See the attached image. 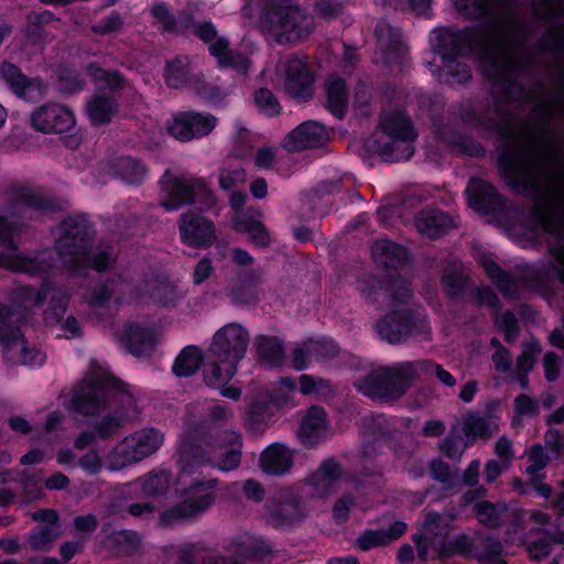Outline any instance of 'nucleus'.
I'll return each mask as SVG.
<instances>
[{
    "label": "nucleus",
    "instance_id": "nucleus-1",
    "mask_svg": "<svg viewBox=\"0 0 564 564\" xmlns=\"http://www.w3.org/2000/svg\"><path fill=\"white\" fill-rule=\"evenodd\" d=\"M531 25H485L473 39V51L484 76L491 83L492 109L475 123L506 137L513 112L532 102L524 129L527 137L511 141L498 158L499 174L513 191L534 198L541 229L564 239V64L550 70V84L525 90L518 74L545 66L564 54V25H551L535 45H528ZM536 284L558 280L564 284V247L551 246L534 272Z\"/></svg>",
    "mask_w": 564,
    "mask_h": 564
},
{
    "label": "nucleus",
    "instance_id": "nucleus-2",
    "mask_svg": "<svg viewBox=\"0 0 564 564\" xmlns=\"http://www.w3.org/2000/svg\"><path fill=\"white\" fill-rule=\"evenodd\" d=\"M259 25L269 39L283 46L304 42L316 28L314 15L295 0H268Z\"/></svg>",
    "mask_w": 564,
    "mask_h": 564
},
{
    "label": "nucleus",
    "instance_id": "nucleus-3",
    "mask_svg": "<svg viewBox=\"0 0 564 564\" xmlns=\"http://www.w3.org/2000/svg\"><path fill=\"white\" fill-rule=\"evenodd\" d=\"M250 334L239 323H228L219 328L209 347L210 360L204 370V381L210 387H224L235 376L243 359Z\"/></svg>",
    "mask_w": 564,
    "mask_h": 564
},
{
    "label": "nucleus",
    "instance_id": "nucleus-4",
    "mask_svg": "<svg viewBox=\"0 0 564 564\" xmlns=\"http://www.w3.org/2000/svg\"><path fill=\"white\" fill-rule=\"evenodd\" d=\"M241 437L231 430L217 433L212 442L185 440L180 447L178 467L182 474H192L199 467L213 463L224 471L237 468L241 459Z\"/></svg>",
    "mask_w": 564,
    "mask_h": 564
},
{
    "label": "nucleus",
    "instance_id": "nucleus-5",
    "mask_svg": "<svg viewBox=\"0 0 564 564\" xmlns=\"http://www.w3.org/2000/svg\"><path fill=\"white\" fill-rule=\"evenodd\" d=\"M116 401L129 412L133 408V395L124 383L110 375L100 378L87 377L72 390L67 408L84 416H95L110 409Z\"/></svg>",
    "mask_w": 564,
    "mask_h": 564
},
{
    "label": "nucleus",
    "instance_id": "nucleus-6",
    "mask_svg": "<svg viewBox=\"0 0 564 564\" xmlns=\"http://www.w3.org/2000/svg\"><path fill=\"white\" fill-rule=\"evenodd\" d=\"M419 366L415 361H402L390 367H378L357 380L355 387L373 400L394 401L417 380Z\"/></svg>",
    "mask_w": 564,
    "mask_h": 564
},
{
    "label": "nucleus",
    "instance_id": "nucleus-7",
    "mask_svg": "<svg viewBox=\"0 0 564 564\" xmlns=\"http://www.w3.org/2000/svg\"><path fill=\"white\" fill-rule=\"evenodd\" d=\"M91 239V226L83 216H72L61 223L55 252L67 271L78 274L83 270Z\"/></svg>",
    "mask_w": 564,
    "mask_h": 564
},
{
    "label": "nucleus",
    "instance_id": "nucleus-8",
    "mask_svg": "<svg viewBox=\"0 0 564 564\" xmlns=\"http://www.w3.org/2000/svg\"><path fill=\"white\" fill-rule=\"evenodd\" d=\"M380 128L366 143L369 151L393 155L395 160H408L413 154L411 142L416 133L408 117L399 111L383 113Z\"/></svg>",
    "mask_w": 564,
    "mask_h": 564
},
{
    "label": "nucleus",
    "instance_id": "nucleus-9",
    "mask_svg": "<svg viewBox=\"0 0 564 564\" xmlns=\"http://www.w3.org/2000/svg\"><path fill=\"white\" fill-rule=\"evenodd\" d=\"M18 227L0 217V268L13 272H23L31 276H43L55 267L54 252L52 250H42L33 257H26L18 253L14 241V234Z\"/></svg>",
    "mask_w": 564,
    "mask_h": 564
},
{
    "label": "nucleus",
    "instance_id": "nucleus-10",
    "mask_svg": "<svg viewBox=\"0 0 564 564\" xmlns=\"http://www.w3.org/2000/svg\"><path fill=\"white\" fill-rule=\"evenodd\" d=\"M164 436L155 429H141L118 442L106 455L110 471H120L153 455Z\"/></svg>",
    "mask_w": 564,
    "mask_h": 564
},
{
    "label": "nucleus",
    "instance_id": "nucleus-11",
    "mask_svg": "<svg viewBox=\"0 0 564 564\" xmlns=\"http://www.w3.org/2000/svg\"><path fill=\"white\" fill-rule=\"evenodd\" d=\"M217 485V479L191 484L183 491L184 499L160 514L159 524L172 527L204 513L215 502Z\"/></svg>",
    "mask_w": 564,
    "mask_h": 564
},
{
    "label": "nucleus",
    "instance_id": "nucleus-12",
    "mask_svg": "<svg viewBox=\"0 0 564 564\" xmlns=\"http://www.w3.org/2000/svg\"><path fill=\"white\" fill-rule=\"evenodd\" d=\"M424 519L413 542L421 561L449 558V523L436 511L424 510Z\"/></svg>",
    "mask_w": 564,
    "mask_h": 564
},
{
    "label": "nucleus",
    "instance_id": "nucleus-13",
    "mask_svg": "<svg viewBox=\"0 0 564 564\" xmlns=\"http://www.w3.org/2000/svg\"><path fill=\"white\" fill-rule=\"evenodd\" d=\"M21 315L20 312L0 304V345L6 358L13 364H41L43 356L25 341L19 326L14 324Z\"/></svg>",
    "mask_w": 564,
    "mask_h": 564
},
{
    "label": "nucleus",
    "instance_id": "nucleus-14",
    "mask_svg": "<svg viewBox=\"0 0 564 564\" xmlns=\"http://www.w3.org/2000/svg\"><path fill=\"white\" fill-rule=\"evenodd\" d=\"M275 76L292 98L304 102L313 96L314 76L306 56L300 53L281 56L275 65Z\"/></svg>",
    "mask_w": 564,
    "mask_h": 564
},
{
    "label": "nucleus",
    "instance_id": "nucleus-15",
    "mask_svg": "<svg viewBox=\"0 0 564 564\" xmlns=\"http://www.w3.org/2000/svg\"><path fill=\"white\" fill-rule=\"evenodd\" d=\"M425 321L408 308L393 310L377 324L380 337L390 344H399L413 334L425 332Z\"/></svg>",
    "mask_w": 564,
    "mask_h": 564
},
{
    "label": "nucleus",
    "instance_id": "nucleus-16",
    "mask_svg": "<svg viewBox=\"0 0 564 564\" xmlns=\"http://www.w3.org/2000/svg\"><path fill=\"white\" fill-rule=\"evenodd\" d=\"M499 408L498 400H490L486 403L484 413L468 412L463 417L462 429L468 443H474L478 438L489 440L498 433L500 427Z\"/></svg>",
    "mask_w": 564,
    "mask_h": 564
},
{
    "label": "nucleus",
    "instance_id": "nucleus-17",
    "mask_svg": "<svg viewBox=\"0 0 564 564\" xmlns=\"http://www.w3.org/2000/svg\"><path fill=\"white\" fill-rule=\"evenodd\" d=\"M39 524L30 532L26 545L32 551L46 552L62 536L59 516L54 509H40L31 514Z\"/></svg>",
    "mask_w": 564,
    "mask_h": 564
},
{
    "label": "nucleus",
    "instance_id": "nucleus-18",
    "mask_svg": "<svg viewBox=\"0 0 564 564\" xmlns=\"http://www.w3.org/2000/svg\"><path fill=\"white\" fill-rule=\"evenodd\" d=\"M216 122L217 119L212 115L182 111L173 117L167 130L175 139L185 142L209 134Z\"/></svg>",
    "mask_w": 564,
    "mask_h": 564
},
{
    "label": "nucleus",
    "instance_id": "nucleus-19",
    "mask_svg": "<svg viewBox=\"0 0 564 564\" xmlns=\"http://www.w3.org/2000/svg\"><path fill=\"white\" fill-rule=\"evenodd\" d=\"M178 230L182 241L193 248H207L216 240L214 223L192 210L180 216Z\"/></svg>",
    "mask_w": 564,
    "mask_h": 564
},
{
    "label": "nucleus",
    "instance_id": "nucleus-20",
    "mask_svg": "<svg viewBox=\"0 0 564 564\" xmlns=\"http://www.w3.org/2000/svg\"><path fill=\"white\" fill-rule=\"evenodd\" d=\"M32 127L43 133H64L75 127L73 112L63 105L48 102L31 115Z\"/></svg>",
    "mask_w": 564,
    "mask_h": 564
},
{
    "label": "nucleus",
    "instance_id": "nucleus-21",
    "mask_svg": "<svg viewBox=\"0 0 564 564\" xmlns=\"http://www.w3.org/2000/svg\"><path fill=\"white\" fill-rule=\"evenodd\" d=\"M466 193L470 207L482 214H495L505 206V200L496 188L485 180H470Z\"/></svg>",
    "mask_w": 564,
    "mask_h": 564
},
{
    "label": "nucleus",
    "instance_id": "nucleus-22",
    "mask_svg": "<svg viewBox=\"0 0 564 564\" xmlns=\"http://www.w3.org/2000/svg\"><path fill=\"white\" fill-rule=\"evenodd\" d=\"M327 139V132L322 124L315 121H306L288 133L282 145L291 152L303 151L321 147Z\"/></svg>",
    "mask_w": 564,
    "mask_h": 564
},
{
    "label": "nucleus",
    "instance_id": "nucleus-23",
    "mask_svg": "<svg viewBox=\"0 0 564 564\" xmlns=\"http://www.w3.org/2000/svg\"><path fill=\"white\" fill-rule=\"evenodd\" d=\"M134 295L139 302H152L163 306L174 305L180 296L176 286L172 282L159 278L144 280L135 288Z\"/></svg>",
    "mask_w": 564,
    "mask_h": 564
},
{
    "label": "nucleus",
    "instance_id": "nucleus-24",
    "mask_svg": "<svg viewBox=\"0 0 564 564\" xmlns=\"http://www.w3.org/2000/svg\"><path fill=\"white\" fill-rule=\"evenodd\" d=\"M262 212L250 207L245 214H237L232 219L236 231L249 235V239L258 247H268L271 242L270 234L265 226L258 219Z\"/></svg>",
    "mask_w": 564,
    "mask_h": 564
},
{
    "label": "nucleus",
    "instance_id": "nucleus-25",
    "mask_svg": "<svg viewBox=\"0 0 564 564\" xmlns=\"http://www.w3.org/2000/svg\"><path fill=\"white\" fill-rule=\"evenodd\" d=\"M162 189L164 192L162 206L166 210L178 209L185 204H192L195 202L194 180L189 181L182 177H175L173 180L165 181Z\"/></svg>",
    "mask_w": 564,
    "mask_h": 564
},
{
    "label": "nucleus",
    "instance_id": "nucleus-26",
    "mask_svg": "<svg viewBox=\"0 0 564 564\" xmlns=\"http://www.w3.org/2000/svg\"><path fill=\"white\" fill-rule=\"evenodd\" d=\"M118 110L117 100L108 93H97L86 101L87 116L95 127L109 124L117 116Z\"/></svg>",
    "mask_w": 564,
    "mask_h": 564
},
{
    "label": "nucleus",
    "instance_id": "nucleus-27",
    "mask_svg": "<svg viewBox=\"0 0 564 564\" xmlns=\"http://www.w3.org/2000/svg\"><path fill=\"white\" fill-rule=\"evenodd\" d=\"M406 529L405 522L394 521L387 530H366L356 539L355 545L364 552L373 547L387 546L401 538Z\"/></svg>",
    "mask_w": 564,
    "mask_h": 564
},
{
    "label": "nucleus",
    "instance_id": "nucleus-28",
    "mask_svg": "<svg viewBox=\"0 0 564 564\" xmlns=\"http://www.w3.org/2000/svg\"><path fill=\"white\" fill-rule=\"evenodd\" d=\"M59 294L61 290L47 283L43 284L39 290L30 285H22L12 291L11 300L15 306L28 311L41 306L47 296H50L51 304H53Z\"/></svg>",
    "mask_w": 564,
    "mask_h": 564
},
{
    "label": "nucleus",
    "instance_id": "nucleus-29",
    "mask_svg": "<svg viewBox=\"0 0 564 564\" xmlns=\"http://www.w3.org/2000/svg\"><path fill=\"white\" fill-rule=\"evenodd\" d=\"M0 77L21 97L30 98L29 93L33 90H36L40 95L43 94L44 86L41 80L28 78L17 65L10 62H3L0 65Z\"/></svg>",
    "mask_w": 564,
    "mask_h": 564
},
{
    "label": "nucleus",
    "instance_id": "nucleus-30",
    "mask_svg": "<svg viewBox=\"0 0 564 564\" xmlns=\"http://www.w3.org/2000/svg\"><path fill=\"white\" fill-rule=\"evenodd\" d=\"M259 464L267 474L283 475L293 465V454L286 446L273 444L262 452Z\"/></svg>",
    "mask_w": 564,
    "mask_h": 564
},
{
    "label": "nucleus",
    "instance_id": "nucleus-31",
    "mask_svg": "<svg viewBox=\"0 0 564 564\" xmlns=\"http://www.w3.org/2000/svg\"><path fill=\"white\" fill-rule=\"evenodd\" d=\"M67 300L68 295L61 291L58 297L53 304H51L50 308L45 313V321L48 325H59L61 330L63 332L62 336L66 338L77 337L80 335L78 321L72 315L64 318Z\"/></svg>",
    "mask_w": 564,
    "mask_h": 564
},
{
    "label": "nucleus",
    "instance_id": "nucleus-32",
    "mask_svg": "<svg viewBox=\"0 0 564 564\" xmlns=\"http://www.w3.org/2000/svg\"><path fill=\"white\" fill-rule=\"evenodd\" d=\"M375 34L386 63H393L403 54L404 47L400 32L388 22L380 21L375 29Z\"/></svg>",
    "mask_w": 564,
    "mask_h": 564
},
{
    "label": "nucleus",
    "instance_id": "nucleus-33",
    "mask_svg": "<svg viewBox=\"0 0 564 564\" xmlns=\"http://www.w3.org/2000/svg\"><path fill=\"white\" fill-rule=\"evenodd\" d=\"M380 295H383L389 305L398 310L399 305H405L413 296L410 284L406 280L399 276H391L381 282L379 289L373 293V301L380 302Z\"/></svg>",
    "mask_w": 564,
    "mask_h": 564
},
{
    "label": "nucleus",
    "instance_id": "nucleus-34",
    "mask_svg": "<svg viewBox=\"0 0 564 564\" xmlns=\"http://www.w3.org/2000/svg\"><path fill=\"white\" fill-rule=\"evenodd\" d=\"M115 410V414H108L96 423L95 430L101 440H109L116 435L129 420H133L138 414L135 401L133 400V408L127 412L119 401H116L110 408Z\"/></svg>",
    "mask_w": 564,
    "mask_h": 564
},
{
    "label": "nucleus",
    "instance_id": "nucleus-35",
    "mask_svg": "<svg viewBox=\"0 0 564 564\" xmlns=\"http://www.w3.org/2000/svg\"><path fill=\"white\" fill-rule=\"evenodd\" d=\"M120 339L134 356H141L154 347L152 330L139 324L128 325L122 332Z\"/></svg>",
    "mask_w": 564,
    "mask_h": 564
},
{
    "label": "nucleus",
    "instance_id": "nucleus-36",
    "mask_svg": "<svg viewBox=\"0 0 564 564\" xmlns=\"http://www.w3.org/2000/svg\"><path fill=\"white\" fill-rule=\"evenodd\" d=\"M341 476L343 469L339 463L334 458H328L312 475L311 484L317 495L324 496L333 491L334 486Z\"/></svg>",
    "mask_w": 564,
    "mask_h": 564
},
{
    "label": "nucleus",
    "instance_id": "nucleus-37",
    "mask_svg": "<svg viewBox=\"0 0 564 564\" xmlns=\"http://www.w3.org/2000/svg\"><path fill=\"white\" fill-rule=\"evenodd\" d=\"M371 254L378 265L399 268L408 260L406 250L389 240H378L371 248Z\"/></svg>",
    "mask_w": 564,
    "mask_h": 564
},
{
    "label": "nucleus",
    "instance_id": "nucleus-38",
    "mask_svg": "<svg viewBox=\"0 0 564 564\" xmlns=\"http://www.w3.org/2000/svg\"><path fill=\"white\" fill-rule=\"evenodd\" d=\"M452 226L449 216L440 210H422L415 217L417 230L430 238L438 237Z\"/></svg>",
    "mask_w": 564,
    "mask_h": 564
},
{
    "label": "nucleus",
    "instance_id": "nucleus-39",
    "mask_svg": "<svg viewBox=\"0 0 564 564\" xmlns=\"http://www.w3.org/2000/svg\"><path fill=\"white\" fill-rule=\"evenodd\" d=\"M134 484L147 498H158L166 495L172 486V475L166 470L150 471L138 478Z\"/></svg>",
    "mask_w": 564,
    "mask_h": 564
},
{
    "label": "nucleus",
    "instance_id": "nucleus-40",
    "mask_svg": "<svg viewBox=\"0 0 564 564\" xmlns=\"http://www.w3.org/2000/svg\"><path fill=\"white\" fill-rule=\"evenodd\" d=\"M326 429V413L322 408L312 406L303 417L299 435L303 443L312 445L323 435Z\"/></svg>",
    "mask_w": 564,
    "mask_h": 564
},
{
    "label": "nucleus",
    "instance_id": "nucleus-41",
    "mask_svg": "<svg viewBox=\"0 0 564 564\" xmlns=\"http://www.w3.org/2000/svg\"><path fill=\"white\" fill-rule=\"evenodd\" d=\"M110 167L118 177L130 185L142 183L148 172L141 161L131 156L115 159L110 163Z\"/></svg>",
    "mask_w": 564,
    "mask_h": 564
},
{
    "label": "nucleus",
    "instance_id": "nucleus-42",
    "mask_svg": "<svg viewBox=\"0 0 564 564\" xmlns=\"http://www.w3.org/2000/svg\"><path fill=\"white\" fill-rule=\"evenodd\" d=\"M348 95L344 79L330 76L326 83V107L337 118L341 119L347 109Z\"/></svg>",
    "mask_w": 564,
    "mask_h": 564
},
{
    "label": "nucleus",
    "instance_id": "nucleus-43",
    "mask_svg": "<svg viewBox=\"0 0 564 564\" xmlns=\"http://www.w3.org/2000/svg\"><path fill=\"white\" fill-rule=\"evenodd\" d=\"M474 512L477 520L489 529L499 528L508 512V507L505 502H491L487 500L479 501L474 506Z\"/></svg>",
    "mask_w": 564,
    "mask_h": 564
},
{
    "label": "nucleus",
    "instance_id": "nucleus-44",
    "mask_svg": "<svg viewBox=\"0 0 564 564\" xmlns=\"http://www.w3.org/2000/svg\"><path fill=\"white\" fill-rule=\"evenodd\" d=\"M204 355L198 347L187 346L176 357L173 371L178 377L194 375L202 366Z\"/></svg>",
    "mask_w": 564,
    "mask_h": 564
},
{
    "label": "nucleus",
    "instance_id": "nucleus-45",
    "mask_svg": "<svg viewBox=\"0 0 564 564\" xmlns=\"http://www.w3.org/2000/svg\"><path fill=\"white\" fill-rule=\"evenodd\" d=\"M254 346L261 362L268 366L281 365L284 351L278 338L261 335L256 337Z\"/></svg>",
    "mask_w": 564,
    "mask_h": 564
},
{
    "label": "nucleus",
    "instance_id": "nucleus-46",
    "mask_svg": "<svg viewBox=\"0 0 564 564\" xmlns=\"http://www.w3.org/2000/svg\"><path fill=\"white\" fill-rule=\"evenodd\" d=\"M480 262L488 278L497 285L505 296L514 297L517 295L516 282L506 272H503L494 260L484 257Z\"/></svg>",
    "mask_w": 564,
    "mask_h": 564
},
{
    "label": "nucleus",
    "instance_id": "nucleus-47",
    "mask_svg": "<svg viewBox=\"0 0 564 564\" xmlns=\"http://www.w3.org/2000/svg\"><path fill=\"white\" fill-rule=\"evenodd\" d=\"M12 197L15 202L22 204L24 208L45 210L51 207L47 197L41 191L30 186L20 185L13 187Z\"/></svg>",
    "mask_w": 564,
    "mask_h": 564
},
{
    "label": "nucleus",
    "instance_id": "nucleus-48",
    "mask_svg": "<svg viewBox=\"0 0 564 564\" xmlns=\"http://www.w3.org/2000/svg\"><path fill=\"white\" fill-rule=\"evenodd\" d=\"M270 521L274 527L290 525L301 521L303 513L296 501H288L271 506L269 509Z\"/></svg>",
    "mask_w": 564,
    "mask_h": 564
},
{
    "label": "nucleus",
    "instance_id": "nucleus-49",
    "mask_svg": "<svg viewBox=\"0 0 564 564\" xmlns=\"http://www.w3.org/2000/svg\"><path fill=\"white\" fill-rule=\"evenodd\" d=\"M191 75V62L186 56L175 57L167 62L165 70L166 84L172 88H178L188 83Z\"/></svg>",
    "mask_w": 564,
    "mask_h": 564
},
{
    "label": "nucleus",
    "instance_id": "nucleus-50",
    "mask_svg": "<svg viewBox=\"0 0 564 564\" xmlns=\"http://www.w3.org/2000/svg\"><path fill=\"white\" fill-rule=\"evenodd\" d=\"M467 275L462 263H452L444 269L442 285L451 297L458 296L466 286Z\"/></svg>",
    "mask_w": 564,
    "mask_h": 564
},
{
    "label": "nucleus",
    "instance_id": "nucleus-51",
    "mask_svg": "<svg viewBox=\"0 0 564 564\" xmlns=\"http://www.w3.org/2000/svg\"><path fill=\"white\" fill-rule=\"evenodd\" d=\"M152 15L155 23L161 26L164 32L178 33L183 30H187V15L182 13L175 19L167 8L163 4H155L152 8Z\"/></svg>",
    "mask_w": 564,
    "mask_h": 564
},
{
    "label": "nucleus",
    "instance_id": "nucleus-52",
    "mask_svg": "<svg viewBox=\"0 0 564 564\" xmlns=\"http://www.w3.org/2000/svg\"><path fill=\"white\" fill-rule=\"evenodd\" d=\"M533 15L541 20L564 18V0H531Z\"/></svg>",
    "mask_w": 564,
    "mask_h": 564
},
{
    "label": "nucleus",
    "instance_id": "nucleus-53",
    "mask_svg": "<svg viewBox=\"0 0 564 564\" xmlns=\"http://www.w3.org/2000/svg\"><path fill=\"white\" fill-rule=\"evenodd\" d=\"M415 365H420L416 368L417 380L422 376H435L440 382L448 388H452L456 384L454 376L445 370L441 365L434 364L430 360H415Z\"/></svg>",
    "mask_w": 564,
    "mask_h": 564
},
{
    "label": "nucleus",
    "instance_id": "nucleus-54",
    "mask_svg": "<svg viewBox=\"0 0 564 564\" xmlns=\"http://www.w3.org/2000/svg\"><path fill=\"white\" fill-rule=\"evenodd\" d=\"M477 536H469L466 533H460L451 539L449 544V557L454 555H460L466 558H474L476 554V541Z\"/></svg>",
    "mask_w": 564,
    "mask_h": 564
},
{
    "label": "nucleus",
    "instance_id": "nucleus-55",
    "mask_svg": "<svg viewBox=\"0 0 564 564\" xmlns=\"http://www.w3.org/2000/svg\"><path fill=\"white\" fill-rule=\"evenodd\" d=\"M480 544L481 550H477L475 554V560L480 564H491L502 553V544L492 536L487 535L480 539Z\"/></svg>",
    "mask_w": 564,
    "mask_h": 564
},
{
    "label": "nucleus",
    "instance_id": "nucleus-56",
    "mask_svg": "<svg viewBox=\"0 0 564 564\" xmlns=\"http://www.w3.org/2000/svg\"><path fill=\"white\" fill-rule=\"evenodd\" d=\"M430 471L432 477L442 482L445 489H454L458 484L457 473L453 471L446 463L440 459L431 463Z\"/></svg>",
    "mask_w": 564,
    "mask_h": 564
},
{
    "label": "nucleus",
    "instance_id": "nucleus-57",
    "mask_svg": "<svg viewBox=\"0 0 564 564\" xmlns=\"http://www.w3.org/2000/svg\"><path fill=\"white\" fill-rule=\"evenodd\" d=\"M553 544H564V532L547 534L539 539L529 547L530 554L535 560H541L549 555Z\"/></svg>",
    "mask_w": 564,
    "mask_h": 564
},
{
    "label": "nucleus",
    "instance_id": "nucleus-58",
    "mask_svg": "<svg viewBox=\"0 0 564 564\" xmlns=\"http://www.w3.org/2000/svg\"><path fill=\"white\" fill-rule=\"evenodd\" d=\"M253 100L256 106L268 116H278L281 111L278 99L268 88H259L256 90Z\"/></svg>",
    "mask_w": 564,
    "mask_h": 564
},
{
    "label": "nucleus",
    "instance_id": "nucleus-59",
    "mask_svg": "<svg viewBox=\"0 0 564 564\" xmlns=\"http://www.w3.org/2000/svg\"><path fill=\"white\" fill-rule=\"evenodd\" d=\"M123 19L118 12H111L108 17L91 25V31L98 35H109L121 31Z\"/></svg>",
    "mask_w": 564,
    "mask_h": 564
},
{
    "label": "nucleus",
    "instance_id": "nucleus-60",
    "mask_svg": "<svg viewBox=\"0 0 564 564\" xmlns=\"http://www.w3.org/2000/svg\"><path fill=\"white\" fill-rule=\"evenodd\" d=\"M528 459L530 465L527 467L525 471L533 477L547 465L550 458L543 446L535 444L528 453Z\"/></svg>",
    "mask_w": 564,
    "mask_h": 564
},
{
    "label": "nucleus",
    "instance_id": "nucleus-61",
    "mask_svg": "<svg viewBox=\"0 0 564 564\" xmlns=\"http://www.w3.org/2000/svg\"><path fill=\"white\" fill-rule=\"evenodd\" d=\"M115 260L116 256L111 248L96 250L91 257L87 254V263L83 269L91 267L97 271H105L115 262Z\"/></svg>",
    "mask_w": 564,
    "mask_h": 564
},
{
    "label": "nucleus",
    "instance_id": "nucleus-62",
    "mask_svg": "<svg viewBox=\"0 0 564 564\" xmlns=\"http://www.w3.org/2000/svg\"><path fill=\"white\" fill-rule=\"evenodd\" d=\"M113 292V282L99 283L88 293L87 302L90 305L102 306L111 299Z\"/></svg>",
    "mask_w": 564,
    "mask_h": 564
},
{
    "label": "nucleus",
    "instance_id": "nucleus-63",
    "mask_svg": "<svg viewBox=\"0 0 564 564\" xmlns=\"http://www.w3.org/2000/svg\"><path fill=\"white\" fill-rule=\"evenodd\" d=\"M540 346L535 340L527 343L524 351L517 359L519 373H528L534 366V356L540 352Z\"/></svg>",
    "mask_w": 564,
    "mask_h": 564
},
{
    "label": "nucleus",
    "instance_id": "nucleus-64",
    "mask_svg": "<svg viewBox=\"0 0 564 564\" xmlns=\"http://www.w3.org/2000/svg\"><path fill=\"white\" fill-rule=\"evenodd\" d=\"M246 180V173L240 167H224L219 173V186L223 189H231L239 183H243Z\"/></svg>",
    "mask_w": 564,
    "mask_h": 564
}]
</instances>
